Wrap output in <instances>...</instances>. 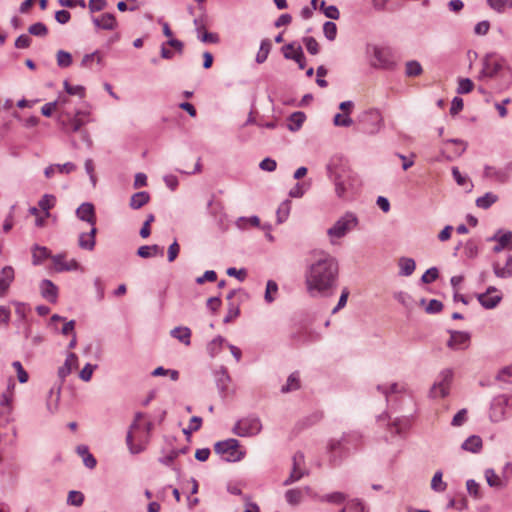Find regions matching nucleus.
I'll return each instance as SVG.
<instances>
[{
  "label": "nucleus",
  "mask_w": 512,
  "mask_h": 512,
  "mask_svg": "<svg viewBox=\"0 0 512 512\" xmlns=\"http://www.w3.org/2000/svg\"><path fill=\"white\" fill-rule=\"evenodd\" d=\"M338 272L337 260L329 254H323L309 266L306 272L307 290L311 295H314V292H327L335 286Z\"/></svg>",
  "instance_id": "nucleus-1"
},
{
  "label": "nucleus",
  "mask_w": 512,
  "mask_h": 512,
  "mask_svg": "<svg viewBox=\"0 0 512 512\" xmlns=\"http://www.w3.org/2000/svg\"><path fill=\"white\" fill-rule=\"evenodd\" d=\"M327 173L340 199H347L356 193L361 185L357 174L341 159H332L327 165Z\"/></svg>",
  "instance_id": "nucleus-2"
},
{
  "label": "nucleus",
  "mask_w": 512,
  "mask_h": 512,
  "mask_svg": "<svg viewBox=\"0 0 512 512\" xmlns=\"http://www.w3.org/2000/svg\"><path fill=\"white\" fill-rule=\"evenodd\" d=\"M144 416L142 412L135 414L134 421L129 426L126 435V444L132 454L141 453L150 439L153 424L150 421L142 422Z\"/></svg>",
  "instance_id": "nucleus-3"
},
{
  "label": "nucleus",
  "mask_w": 512,
  "mask_h": 512,
  "mask_svg": "<svg viewBox=\"0 0 512 512\" xmlns=\"http://www.w3.org/2000/svg\"><path fill=\"white\" fill-rule=\"evenodd\" d=\"M358 218L352 212H346L340 217L332 227L327 230V235L330 237V242L335 243V239L344 237L348 232L355 229L358 225Z\"/></svg>",
  "instance_id": "nucleus-4"
},
{
  "label": "nucleus",
  "mask_w": 512,
  "mask_h": 512,
  "mask_svg": "<svg viewBox=\"0 0 512 512\" xmlns=\"http://www.w3.org/2000/svg\"><path fill=\"white\" fill-rule=\"evenodd\" d=\"M214 450L229 462H236L244 457V452L239 449V441L234 438L217 442L214 445Z\"/></svg>",
  "instance_id": "nucleus-5"
},
{
  "label": "nucleus",
  "mask_w": 512,
  "mask_h": 512,
  "mask_svg": "<svg viewBox=\"0 0 512 512\" xmlns=\"http://www.w3.org/2000/svg\"><path fill=\"white\" fill-rule=\"evenodd\" d=\"M261 429L262 424L258 417H246L235 423L232 432L239 437H250L257 435Z\"/></svg>",
  "instance_id": "nucleus-6"
},
{
  "label": "nucleus",
  "mask_w": 512,
  "mask_h": 512,
  "mask_svg": "<svg viewBox=\"0 0 512 512\" xmlns=\"http://www.w3.org/2000/svg\"><path fill=\"white\" fill-rule=\"evenodd\" d=\"M372 66L381 69H392L395 65L393 52L388 47L374 46Z\"/></svg>",
  "instance_id": "nucleus-7"
},
{
  "label": "nucleus",
  "mask_w": 512,
  "mask_h": 512,
  "mask_svg": "<svg viewBox=\"0 0 512 512\" xmlns=\"http://www.w3.org/2000/svg\"><path fill=\"white\" fill-rule=\"evenodd\" d=\"M305 458L304 454L300 451L296 452L293 456V466L289 477L284 481V485L288 486L305 476L308 472L304 467Z\"/></svg>",
  "instance_id": "nucleus-8"
},
{
  "label": "nucleus",
  "mask_w": 512,
  "mask_h": 512,
  "mask_svg": "<svg viewBox=\"0 0 512 512\" xmlns=\"http://www.w3.org/2000/svg\"><path fill=\"white\" fill-rule=\"evenodd\" d=\"M87 115L88 113L84 111H77L73 117H71L70 114H66L67 120H63L60 117L59 123L65 131L77 132L86 123L84 117Z\"/></svg>",
  "instance_id": "nucleus-9"
},
{
  "label": "nucleus",
  "mask_w": 512,
  "mask_h": 512,
  "mask_svg": "<svg viewBox=\"0 0 512 512\" xmlns=\"http://www.w3.org/2000/svg\"><path fill=\"white\" fill-rule=\"evenodd\" d=\"M504 61L494 55L486 56L483 61L482 74L486 77L496 76L503 68Z\"/></svg>",
  "instance_id": "nucleus-10"
},
{
  "label": "nucleus",
  "mask_w": 512,
  "mask_h": 512,
  "mask_svg": "<svg viewBox=\"0 0 512 512\" xmlns=\"http://www.w3.org/2000/svg\"><path fill=\"white\" fill-rule=\"evenodd\" d=\"M448 389V371L443 370L439 374V378L434 382L430 389L429 396L433 399L444 398Z\"/></svg>",
  "instance_id": "nucleus-11"
},
{
  "label": "nucleus",
  "mask_w": 512,
  "mask_h": 512,
  "mask_svg": "<svg viewBox=\"0 0 512 512\" xmlns=\"http://www.w3.org/2000/svg\"><path fill=\"white\" fill-rule=\"evenodd\" d=\"M76 216L78 219L87 222L91 225V227H95L96 225V213L94 205L90 202H84L82 203L77 209H76Z\"/></svg>",
  "instance_id": "nucleus-12"
},
{
  "label": "nucleus",
  "mask_w": 512,
  "mask_h": 512,
  "mask_svg": "<svg viewBox=\"0 0 512 512\" xmlns=\"http://www.w3.org/2000/svg\"><path fill=\"white\" fill-rule=\"evenodd\" d=\"M502 299V294L494 287L487 289L485 293L478 295V300L487 309L494 308Z\"/></svg>",
  "instance_id": "nucleus-13"
},
{
  "label": "nucleus",
  "mask_w": 512,
  "mask_h": 512,
  "mask_svg": "<svg viewBox=\"0 0 512 512\" xmlns=\"http://www.w3.org/2000/svg\"><path fill=\"white\" fill-rule=\"evenodd\" d=\"M97 233L96 227H91L89 232H82L78 237V246L81 249L92 251L95 248L96 240L95 236Z\"/></svg>",
  "instance_id": "nucleus-14"
},
{
  "label": "nucleus",
  "mask_w": 512,
  "mask_h": 512,
  "mask_svg": "<svg viewBox=\"0 0 512 512\" xmlns=\"http://www.w3.org/2000/svg\"><path fill=\"white\" fill-rule=\"evenodd\" d=\"M72 369H73V367H71L65 363L58 369V377L60 379V385L55 392L56 402H58V400L60 398L61 385L64 383L66 377L72 372ZM47 408L51 413H54L57 410V403L52 405L50 402H48Z\"/></svg>",
  "instance_id": "nucleus-15"
},
{
  "label": "nucleus",
  "mask_w": 512,
  "mask_h": 512,
  "mask_svg": "<svg viewBox=\"0 0 512 512\" xmlns=\"http://www.w3.org/2000/svg\"><path fill=\"white\" fill-rule=\"evenodd\" d=\"M470 338V334L467 332H450V347L466 349L470 345Z\"/></svg>",
  "instance_id": "nucleus-16"
},
{
  "label": "nucleus",
  "mask_w": 512,
  "mask_h": 512,
  "mask_svg": "<svg viewBox=\"0 0 512 512\" xmlns=\"http://www.w3.org/2000/svg\"><path fill=\"white\" fill-rule=\"evenodd\" d=\"M53 264L55 266L56 271H70L76 270L79 266L76 260H71L70 262L65 261V256L63 254H57L51 257Z\"/></svg>",
  "instance_id": "nucleus-17"
},
{
  "label": "nucleus",
  "mask_w": 512,
  "mask_h": 512,
  "mask_svg": "<svg viewBox=\"0 0 512 512\" xmlns=\"http://www.w3.org/2000/svg\"><path fill=\"white\" fill-rule=\"evenodd\" d=\"M14 280V269L11 266H5L0 272V296L9 288Z\"/></svg>",
  "instance_id": "nucleus-18"
},
{
  "label": "nucleus",
  "mask_w": 512,
  "mask_h": 512,
  "mask_svg": "<svg viewBox=\"0 0 512 512\" xmlns=\"http://www.w3.org/2000/svg\"><path fill=\"white\" fill-rule=\"evenodd\" d=\"M40 289L41 294L45 299L52 303L56 302L58 289L52 281L48 279L42 280L40 284Z\"/></svg>",
  "instance_id": "nucleus-19"
},
{
  "label": "nucleus",
  "mask_w": 512,
  "mask_h": 512,
  "mask_svg": "<svg viewBox=\"0 0 512 512\" xmlns=\"http://www.w3.org/2000/svg\"><path fill=\"white\" fill-rule=\"evenodd\" d=\"M93 23L98 28H102L104 30H113L117 26L116 18L111 13H104L99 18H94Z\"/></svg>",
  "instance_id": "nucleus-20"
},
{
  "label": "nucleus",
  "mask_w": 512,
  "mask_h": 512,
  "mask_svg": "<svg viewBox=\"0 0 512 512\" xmlns=\"http://www.w3.org/2000/svg\"><path fill=\"white\" fill-rule=\"evenodd\" d=\"M215 380L217 388L220 393L224 395L228 389V385L231 381V378L225 368H221L219 371L215 373Z\"/></svg>",
  "instance_id": "nucleus-21"
},
{
  "label": "nucleus",
  "mask_w": 512,
  "mask_h": 512,
  "mask_svg": "<svg viewBox=\"0 0 512 512\" xmlns=\"http://www.w3.org/2000/svg\"><path fill=\"white\" fill-rule=\"evenodd\" d=\"M283 55L286 59H291L294 61L301 60L302 57V47L300 45L295 46V43H289L282 48Z\"/></svg>",
  "instance_id": "nucleus-22"
},
{
  "label": "nucleus",
  "mask_w": 512,
  "mask_h": 512,
  "mask_svg": "<svg viewBox=\"0 0 512 512\" xmlns=\"http://www.w3.org/2000/svg\"><path fill=\"white\" fill-rule=\"evenodd\" d=\"M52 257L47 247L34 245L32 248V262L34 265L41 264L45 259Z\"/></svg>",
  "instance_id": "nucleus-23"
},
{
  "label": "nucleus",
  "mask_w": 512,
  "mask_h": 512,
  "mask_svg": "<svg viewBox=\"0 0 512 512\" xmlns=\"http://www.w3.org/2000/svg\"><path fill=\"white\" fill-rule=\"evenodd\" d=\"M150 200V195L146 191H141L134 193L130 198L129 206L134 209H140L144 205H146Z\"/></svg>",
  "instance_id": "nucleus-24"
},
{
  "label": "nucleus",
  "mask_w": 512,
  "mask_h": 512,
  "mask_svg": "<svg viewBox=\"0 0 512 512\" xmlns=\"http://www.w3.org/2000/svg\"><path fill=\"white\" fill-rule=\"evenodd\" d=\"M164 251L163 249L158 245H151V246H141L137 250V255L141 258H150L154 256H163Z\"/></svg>",
  "instance_id": "nucleus-25"
},
{
  "label": "nucleus",
  "mask_w": 512,
  "mask_h": 512,
  "mask_svg": "<svg viewBox=\"0 0 512 512\" xmlns=\"http://www.w3.org/2000/svg\"><path fill=\"white\" fill-rule=\"evenodd\" d=\"M305 119L306 115L304 112L297 111L292 113L288 118V129L292 132L298 131L302 127Z\"/></svg>",
  "instance_id": "nucleus-26"
},
{
  "label": "nucleus",
  "mask_w": 512,
  "mask_h": 512,
  "mask_svg": "<svg viewBox=\"0 0 512 512\" xmlns=\"http://www.w3.org/2000/svg\"><path fill=\"white\" fill-rule=\"evenodd\" d=\"M170 334L186 346H189L191 343V330L188 327H175L171 330Z\"/></svg>",
  "instance_id": "nucleus-27"
},
{
  "label": "nucleus",
  "mask_w": 512,
  "mask_h": 512,
  "mask_svg": "<svg viewBox=\"0 0 512 512\" xmlns=\"http://www.w3.org/2000/svg\"><path fill=\"white\" fill-rule=\"evenodd\" d=\"M399 275L401 276H410L416 268L415 261L412 258L402 257L399 259Z\"/></svg>",
  "instance_id": "nucleus-28"
},
{
  "label": "nucleus",
  "mask_w": 512,
  "mask_h": 512,
  "mask_svg": "<svg viewBox=\"0 0 512 512\" xmlns=\"http://www.w3.org/2000/svg\"><path fill=\"white\" fill-rule=\"evenodd\" d=\"M494 272L496 276L501 278H508L512 276V255H509L506 259V263L503 267L499 263L494 264Z\"/></svg>",
  "instance_id": "nucleus-29"
},
{
  "label": "nucleus",
  "mask_w": 512,
  "mask_h": 512,
  "mask_svg": "<svg viewBox=\"0 0 512 512\" xmlns=\"http://www.w3.org/2000/svg\"><path fill=\"white\" fill-rule=\"evenodd\" d=\"M271 48H272L271 41L269 39H263L261 41L260 48H259V50L257 52L255 61L258 64L264 63L267 60V58H268V55H269V53L271 51Z\"/></svg>",
  "instance_id": "nucleus-30"
},
{
  "label": "nucleus",
  "mask_w": 512,
  "mask_h": 512,
  "mask_svg": "<svg viewBox=\"0 0 512 512\" xmlns=\"http://www.w3.org/2000/svg\"><path fill=\"white\" fill-rule=\"evenodd\" d=\"M462 448L464 450L477 453L482 448V439L479 436H470L468 439L464 441L462 444Z\"/></svg>",
  "instance_id": "nucleus-31"
},
{
  "label": "nucleus",
  "mask_w": 512,
  "mask_h": 512,
  "mask_svg": "<svg viewBox=\"0 0 512 512\" xmlns=\"http://www.w3.org/2000/svg\"><path fill=\"white\" fill-rule=\"evenodd\" d=\"M430 487L434 492H444L446 490L447 484L443 480V472L441 470L436 471L433 475Z\"/></svg>",
  "instance_id": "nucleus-32"
},
{
  "label": "nucleus",
  "mask_w": 512,
  "mask_h": 512,
  "mask_svg": "<svg viewBox=\"0 0 512 512\" xmlns=\"http://www.w3.org/2000/svg\"><path fill=\"white\" fill-rule=\"evenodd\" d=\"M343 450V444L341 441H332L329 445L330 451V463L332 465H337L339 462V458L341 457Z\"/></svg>",
  "instance_id": "nucleus-33"
},
{
  "label": "nucleus",
  "mask_w": 512,
  "mask_h": 512,
  "mask_svg": "<svg viewBox=\"0 0 512 512\" xmlns=\"http://www.w3.org/2000/svg\"><path fill=\"white\" fill-rule=\"evenodd\" d=\"M300 387V378L298 372H293L289 375L287 382L282 386L281 392L288 393L294 390L299 389Z\"/></svg>",
  "instance_id": "nucleus-34"
},
{
  "label": "nucleus",
  "mask_w": 512,
  "mask_h": 512,
  "mask_svg": "<svg viewBox=\"0 0 512 512\" xmlns=\"http://www.w3.org/2000/svg\"><path fill=\"white\" fill-rule=\"evenodd\" d=\"M55 203L56 198L54 195L45 194L39 200L38 206L41 210L45 212V217H49V210L54 207Z\"/></svg>",
  "instance_id": "nucleus-35"
},
{
  "label": "nucleus",
  "mask_w": 512,
  "mask_h": 512,
  "mask_svg": "<svg viewBox=\"0 0 512 512\" xmlns=\"http://www.w3.org/2000/svg\"><path fill=\"white\" fill-rule=\"evenodd\" d=\"M452 174L459 186H461L465 191H471L473 184L466 175H462L457 168H453Z\"/></svg>",
  "instance_id": "nucleus-36"
},
{
  "label": "nucleus",
  "mask_w": 512,
  "mask_h": 512,
  "mask_svg": "<svg viewBox=\"0 0 512 512\" xmlns=\"http://www.w3.org/2000/svg\"><path fill=\"white\" fill-rule=\"evenodd\" d=\"M410 427V420L407 417L404 418H397L395 419L391 426L390 430L391 432H394L395 434H401L402 432L406 431Z\"/></svg>",
  "instance_id": "nucleus-37"
},
{
  "label": "nucleus",
  "mask_w": 512,
  "mask_h": 512,
  "mask_svg": "<svg viewBox=\"0 0 512 512\" xmlns=\"http://www.w3.org/2000/svg\"><path fill=\"white\" fill-rule=\"evenodd\" d=\"M497 200H498V196L496 194L488 192L484 196L479 197L476 200V205L479 208L488 209L490 206H492L494 203H496Z\"/></svg>",
  "instance_id": "nucleus-38"
},
{
  "label": "nucleus",
  "mask_w": 512,
  "mask_h": 512,
  "mask_svg": "<svg viewBox=\"0 0 512 512\" xmlns=\"http://www.w3.org/2000/svg\"><path fill=\"white\" fill-rule=\"evenodd\" d=\"M225 339L222 336L215 337L212 341H210L207 345V351L211 357L216 356L221 348Z\"/></svg>",
  "instance_id": "nucleus-39"
},
{
  "label": "nucleus",
  "mask_w": 512,
  "mask_h": 512,
  "mask_svg": "<svg viewBox=\"0 0 512 512\" xmlns=\"http://www.w3.org/2000/svg\"><path fill=\"white\" fill-rule=\"evenodd\" d=\"M485 479L489 486L500 488L504 485L501 478L494 472L493 469H487L485 471Z\"/></svg>",
  "instance_id": "nucleus-40"
},
{
  "label": "nucleus",
  "mask_w": 512,
  "mask_h": 512,
  "mask_svg": "<svg viewBox=\"0 0 512 512\" xmlns=\"http://www.w3.org/2000/svg\"><path fill=\"white\" fill-rule=\"evenodd\" d=\"M291 202L289 200L283 201L277 209V222L283 223L289 216Z\"/></svg>",
  "instance_id": "nucleus-41"
},
{
  "label": "nucleus",
  "mask_w": 512,
  "mask_h": 512,
  "mask_svg": "<svg viewBox=\"0 0 512 512\" xmlns=\"http://www.w3.org/2000/svg\"><path fill=\"white\" fill-rule=\"evenodd\" d=\"M422 73V66L416 60H411L406 63L405 74L408 77L419 76Z\"/></svg>",
  "instance_id": "nucleus-42"
},
{
  "label": "nucleus",
  "mask_w": 512,
  "mask_h": 512,
  "mask_svg": "<svg viewBox=\"0 0 512 512\" xmlns=\"http://www.w3.org/2000/svg\"><path fill=\"white\" fill-rule=\"evenodd\" d=\"M278 292V285L273 280H268L266 284V291L264 299L267 303H272L275 300L274 295Z\"/></svg>",
  "instance_id": "nucleus-43"
},
{
  "label": "nucleus",
  "mask_w": 512,
  "mask_h": 512,
  "mask_svg": "<svg viewBox=\"0 0 512 512\" xmlns=\"http://www.w3.org/2000/svg\"><path fill=\"white\" fill-rule=\"evenodd\" d=\"M84 502V495L80 491L72 490L68 493L67 504L71 506L79 507Z\"/></svg>",
  "instance_id": "nucleus-44"
},
{
  "label": "nucleus",
  "mask_w": 512,
  "mask_h": 512,
  "mask_svg": "<svg viewBox=\"0 0 512 512\" xmlns=\"http://www.w3.org/2000/svg\"><path fill=\"white\" fill-rule=\"evenodd\" d=\"M28 32L33 36L45 37L48 34V29L44 23L37 22L28 28Z\"/></svg>",
  "instance_id": "nucleus-45"
},
{
  "label": "nucleus",
  "mask_w": 512,
  "mask_h": 512,
  "mask_svg": "<svg viewBox=\"0 0 512 512\" xmlns=\"http://www.w3.org/2000/svg\"><path fill=\"white\" fill-rule=\"evenodd\" d=\"M57 64L62 68L69 67L72 64V56L69 52L59 50L56 54Z\"/></svg>",
  "instance_id": "nucleus-46"
},
{
  "label": "nucleus",
  "mask_w": 512,
  "mask_h": 512,
  "mask_svg": "<svg viewBox=\"0 0 512 512\" xmlns=\"http://www.w3.org/2000/svg\"><path fill=\"white\" fill-rule=\"evenodd\" d=\"M286 501L291 505H297L302 500V492L299 489H290L285 493Z\"/></svg>",
  "instance_id": "nucleus-47"
},
{
  "label": "nucleus",
  "mask_w": 512,
  "mask_h": 512,
  "mask_svg": "<svg viewBox=\"0 0 512 512\" xmlns=\"http://www.w3.org/2000/svg\"><path fill=\"white\" fill-rule=\"evenodd\" d=\"M340 512H366L365 507L359 500L349 501Z\"/></svg>",
  "instance_id": "nucleus-48"
},
{
  "label": "nucleus",
  "mask_w": 512,
  "mask_h": 512,
  "mask_svg": "<svg viewBox=\"0 0 512 512\" xmlns=\"http://www.w3.org/2000/svg\"><path fill=\"white\" fill-rule=\"evenodd\" d=\"M64 89L69 95H77L80 98L85 96V88L81 85H71L68 81H64Z\"/></svg>",
  "instance_id": "nucleus-49"
},
{
  "label": "nucleus",
  "mask_w": 512,
  "mask_h": 512,
  "mask_svg": "<svg viewBox=\"0 0 512 512\" xmlns=\"http://www.w3.org/2000/svg\"><path fill=\"white\" fill-rule=\"evenodd\" d=\"M323 33L329 41H333L337 35V26L334 22L327 21L323 25Z\"/></svg>",
  "instance_id": "nucleus-50"
},
{
  "label": "nucleus",
  "mask_w": 512,
  "mask_h": 512,
  "mask_svg": "<svg viewBox=\"0 0 512 512\" xmlns=\"http://www.w3.org/2000/svg\"><path fill=\"white\" fill-rule=\"evenodd\" d=\"M333 124L338 127H349L353 124V120L348 114L342 115L337 113L334 116Z\"/></svg>",
  "instance_id": "nucleus-51"
},
{
  "label": "nucleus",
  "mask_w": 512,
  "mask_h": 512,
  "mask_svg": "<svg viewBox=\"0 0 512 512\" xmlns=\"http://www.w3.org/2000/svg\"><path fill=\"white\" fill-rule=\"evenodd\" d=\"M394 299L401 303L406 308H411L413 304L412 297L403 291L394 293Z\"/></svg>",
  "instance_id": "nucleus-52"
},
{
  "label": "nucleus",
  "mask_w": 512,
  "mask_h": 512,
  "mask_svg": "<svg viewBox=\"0 0 512 512\" xmlns=\"http://www.w3.org/2000/svg\"><path fill=\"white\" fill-rule=\"evenodd\" d=\"M12 367L16 370L17 378L20 383H26L29 379L28 373L23 368L20 361H14Z\"/></svg>",
  "instance_id": "nucleus-53"
},
{
  "label": "nucleus",
  "mask_w": 512,
  "mask_h": 512,
  "mask_svg": "<svg viewBox=\"0 0 512 512\" xmlns=\"http://www.w3.org/2000/svg\"><path fill=\"white\" fill-rule=\"evenodd\" d=\"M474 83L468 78L459 79L457 92L459 94L469 93L473 90Z\"/></svg>",
  "instance_id": "nucleus-54"
},
{
  "label": "nucleus",
  "mask_w": 512,
  "mask_h": 512,
  "mask_svg": "<svg viewBox=\"0 0 512 512\" xmlns=\"http://www.w3.org/2000/svg\"><path fill=\"white\" fill-rule=\"evenodd\" d=\"M303 43L305 44V47L307 49V51L312 54V55H316L319 53V44L318 42L316 41L315 38L313 37H304L303 38Z\"/></svg>",
  "instance_id": "nucleus-55"
},
{
  "label": "nucleus",
  "mask_w": 512,
  "mask_h": 512,
  "mask_svg": "<svg viewBox=\"0 0 512 512\" xmlns=\"http://www.w3.org/2000/svg\"><path fill=\"white\" fill-rule=\"evenodd\" d=\"M439 276V271L436 267L429 268L421 277V281L425 284L432 283Z\"/></svg>",
  "instance_id": "nucleus-56"
},
{
  "label": "nucleus",
  "mask_w": 512,
  "mask_h": 512,
  "mask_svg": "<svg viewBox=\"0 0 512 512\" xmlns=\"http://www.w3.org/2000/svg\"><path fill=\"white\" fill-rule=\"evenodd\" d=\"M345 499H346L345 494H343L341 492L330 493V494H327L322 497L323 501H326L329 503H336V504L343 503L345 501Z\"/></svg>",
  "instance_id": "nucleus-57"
},
{
  "label": "nucleus",
  "mask_w": 512,
  "mask_h": 512,
  "mask_svg": "<svg viewBox=\"0 0 512 512\" xmlns=\"http://www.w3.org/2000/svg\"><path fill=\"white\" fill-rule=\"evenodd\" d=\"M202 424V418L198 416H193L190 419L189 426L186 429H183L184 434L190 435L192 432L197 431L200 429Z\"/></svg>",
  "instance_id": "nucleus-58"
},
{
  "label": "nucleus",
  "mask_w": 512,
  "mask_h": 512,
  "mask_svg": "<svg viewBox=\"0 0 512 512\" xmlns=\"http://www.w3.org/2000/svg\"><path fill=\"white\" fill-rule=\"evenodd\" d=\"M443 309V304L442 302L436 300V299H432L430 300L427 305L425 306V311L428 313V314H435V313H438L440 312L441 310Z\"/></svg>",
  "instance_id": "nucleus-59"
},
{
  "label": "nucleus",
  "mask_w": 512,
  "mask_h": 512,
  "mask_svg": "<svg viewBox=\"0 0 512 512\" xmlns=\"http://www.w3.org/2000/svg\"><path fill=\"white\" fill-rule=\"evenodd\" d=\"M97 368V365H92L90 363H87L83 369L80 371L79 377L85 381H90L93 371Z\"/></svg>",
  "instance_id": "nucleus-60"
},
{
  "label": "nucleus",
  "mask_w": 512,
  "mask_h": 512,
  "mask_svg": "<svg viewBox=\"0 0 512 512\" xmlns=\"http://www.w3.org/2000/svg\"><path fill=\"white\" fill-rule=\"evenodd\" d=\"M468 411L467 409H461L452 419L451 424L453 426H461L467 420Z\"/></svg>",
  "instance_id": "nucleus-61"
},
{
  "label": "nucleus",
  "mask_w": 512,
  "mask_h": 512,
  "mask_svg": "<svg viewBox=\"0 0 512 512\" xmlns=\"http://www.w3.org/2000/svg\"><path fill=\"white\" fill-rule=\"evenodd\" d=\"M216 279H217L216 272L213 270H207V271H205V273L202 276H199L196 278V283L201 285V284L205 283L206 281L214 282V281H216Z\"/></svg>",
  "instance_id": "nucleus-62"
},
{
  "label": "nucleus",
  "mask_w": 512,
  "mask_h": 512,
  "mask_svg": "<svg viewBox=\"0 0 512 512\" xmlns=\"http://www.w3.org/2000/svg\"><path fill=\"white\" fill-rule=\"evenodd\" d=\"M198 38L204 43L216 44L219 42V36L216 33L204 31Z\"/></svg>",
  "instance_id": "nucleus-63"
},
{
  "label": "nucleus",
  "mask_w": 512,
  "mask_h": 512,
  "mask_svg": "<svg viewBox=\"0 0 512 512\" xmlns=\"http://www.w3.org/2000/svg\"><path fill=\"white\" fill-rule=\"evenodd\" d=\"M31 42L32 40L28 35L22 34L15 40V47L18 49H25L31 45Z\"/></svg>",
  "instance_id": "nucleus-64"
}]
</instances>
